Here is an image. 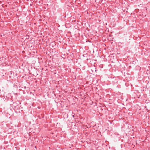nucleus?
I'll return each mask as SVG.
<instances>
[{"label":"nucleus","instance_id":"obj_1","mask_svg":"<svg viewBox=\"0 0 150 150\" xmlns=\"http://www.w3.org/2000/svg\"><path fill=\"white\" fill-rule=\"evenodd\" d=\"M73 117H74V115H73Z\"/></svg>","mask_w":150,"mask_h":150}]
</instances>
